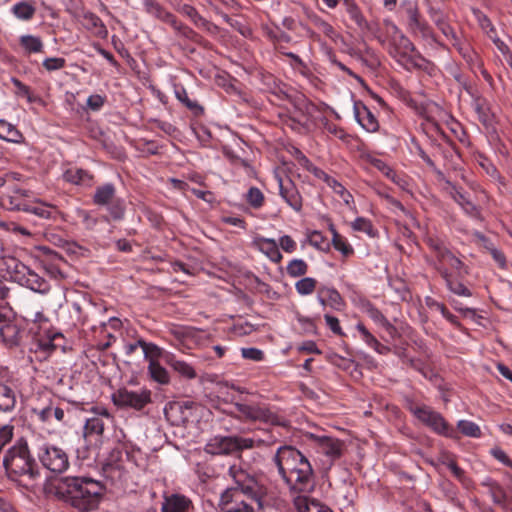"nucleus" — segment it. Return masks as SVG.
<instances>
[{"label":"nucleus","mask_w":512,"mask_h":512,"mask_svg":"<svg viewBox=\"0 0 512 512\" xmlns=\"http://www.w3.org/2000/svg\"><path fill=\"white\" fill-rule=\"evenodd\" d=\"M86 20L89 22V24L96 29V34L100 37H104L106 36L107 34V29L106 27L104 26L102 20L94 15V14H89L87 15L86 17Z\"/></svg>","instance_id":"338daca9"},{"label":"nucleus","mask_w":512,"mask_h":512,"mask_svg":"<svg viewBox=\"0 0 512 512\" xmlns=\"http://www.w3.org/2000/svg\"><path fill=\"white\" fill-rule=\"evenodd\" d=\"M332 232V244L333 247L341 252L345 257H349L354 253L353 247L349 244L347 239L340 235L334 227L330 228Z\"/></svg>","instance_id":"09e8293b"},{"label":"nucleus","mask_w":512,"mask_h":512,"mask_svg":"<svg viewBox=\"0 0 512 512\" xmlns=\"http://www.w3.org/2000/svg\"><path fill=\"white\" fill-rule=\"evenodd\" d=\"M279 477L294 497L314 488V471L307 457L291 445L280 446L272 458Z\"/></svg>","instance_id":"20e7f679"},{"label":"nucleus","mask_w":512,"mask_h":512,"mask_svg":"<svg viewBox=\"0 0 512 512\" xmlns=\"http://www.w3.org/2000/svg\"><path fill=\"white\" fill-rule=\"evenodd\" d=\"M12 83L16 88L15 94L17 96L25 97L29 103L40 101V98L32 93L31 88L21 82L19 79L12 78Z\"/></svg>","instance_id":"5fc2aeb1"},{"label":"nucleus","mask_w":512,"mask_h":512,"mask_svg":"<svg viewBox=\"0 0 512 512\" xmlns=\"http://www.w3.org/2000/svg\"><path fill=\"white\" fill-rule=\"evenodd\" d=\"M455 430L457 431L459 436L461 434L463 436L470 437V438H481L482 437V431H481L480 426L477 423L470 421V420H464V419L459 420L457 422V426H456Z\"/></svg>","instance_id":"ea45409f"},{"label":"nucleus","mask_w":512,"mask_h":512,"mask_svg":"<svg viewBox=\"0 0 512 512\" xmlns=\"http://www.w3.org/2000/svg\"><path fill=\"white\" fill-rule=\"evenodd\" d=\"M63 179L73 185L91 186L94 176L82 168L70 167L64 171Z\"/></svg>","instance_id":"b1692460"},{"label":"nucleus","mask_w":512,"mask_h":512,"mask_svg":"<svg viewBox=\"0 0 512 512\" xmlns=\"http://www.w3.org/2000/svg\"><path fill=\"white\" fill-rule=\"evenodd\" d=\"M252 244L255 249L263 253L273 263L279 264L282 261L283 255L279 250L278 243L274 239L257 236Z\"/></svg>","instance_id":"a211bd4d"},{"label":"nucleus","mask_w":512,"mask_h":512,"mask_svg":"<svg viewBox=\"0 0 512 512\" xmlns=\"http://www.w3.org/2000/svg\"><path fill=\"white\" fill-rule=\"evenodd\" d=\"M321 124L329 134H332L341 140L346 138V132L338 125L329 121L326 117H321Z\"/></svg>","instance_id":"e2e57ef3"},{"label":"nucleus","mask_w":512,"mask_h":512,"mask_svg":"<svg viewBox=\"0 0 512 512\" xmlns=\"http://www.w3.org/2000/svg\"><path fill=\"white\" fill-rule=\"evenodd\" d=\"M234 436H214L208 440L204 451L211 455H232L236 452Z\"/></svg>","instance_id":"2eb2a0df"},{"label":"nucleus","mask_w":512,"mask_h":512,"mask_svg":"<svg viewBox=\"0 0 512 512\" xmlns=\"http://www.w3.org/2000/svg\"><path fill=\"white\" fill-rule=\"evenodd\" d=\"M490 494L495 504L499 505L505 511L510 509L512 500L509 497L507 491L501 485H491Z\"/></svg>","instance_id":"4c0bfd02"},{"label":"nucleus","mask_w":512,"mask_h":512,"mask_svg":"<svg viewBox=\"0 0 512 512\" xmlns=\"http://www.w3.org/2000/svg\"><path fill=\"white\" fill-rule=\"evenodd\" d=\"M235 486L221 496L223 512H264L269 505L266 488L236 465L229 468Z\"/></svg>","instance_id":"7ed1b4c3"},{"label":"nucleus","mask_w":512,"mask_h":512,"mask_svg":"<svg viewBox=\"0 0 512 512\" xmlns=\"http://www.w3.org/2000/svg\"><path fill=\"white\" fill-rule=\"evenodd\" d=\"M476 237L483 243V247L490 253L493 260L501 269L506 268V257L501 250L494 247L492 242L483 234L477 233Z\"/></svg>","instance_id":"e433bc0d"},{"label":"nucleus","mask_w":512,"mask_h":512,"mask_svg":"<svg viewBox=\"0 0 512 512\" xmlns=\"http://www.w3.org/2000/svg\"><path fill=\"white\" fill-rule=\"evenodd\" d=\"M112 401L119 408H132L140 411L151 402V392L146 389L130 391L123 388L112 395Z\"/></svg>","instance_id":"9d476101"},{"label":"nucleus","mask_w":512,"mask_h":512,"mask_svg":"<svg viewBox=\"0 0 512 512\" xmlns=\"http://www.w3.org/2000/svg\"><path fill=\"white\" fill-rule=\"evenodd\" d=\"M360 160L362 164L364 165L365 169H368V166H372L375 169H377L379 172H381L384 176L388 172V170L391 168L385 161L382 159L376 157L370 152H362L360 154Z\"/></svg>","instance_id":"79ce46f5"},{"label":"nucleus","mask_w":512,"mask_h":512,"mask_svg":"<svg viewBox=\"0 0 512 512\" xmlns=\"http://www.w3.org/2000/svg\"><path fill=\"white\" fill-rule=\"evenodd\" d=\"M220 401L229 405L223 409L224 413L242 422H260L283 428L289 426V420L267 404L245 401L229 393L220 398Z\"/></svg>","instance_id":"423d86ee"},{"label":"nucleus","mask_w":512,"mask_h":512,"mask_svg":"<svg viewBox=\"0 0 512 512\" xmlns=\"http://www.w3.org/2000/svg\"><path fill=\"white\" fill-rule=\"evenodd\" d=\"M354 114L357 122L367 132H376L379 129V122L372 111L361 101L354 103Z\"/></svg>","instance_id":"6ab92c4d"},{"label":"nucleus","mask_w":512,"mask_h":512,"mask_svg":"<svg viewBox=\"0 0 512 512\" xmlns=\"http://www.w3.org/2000/svg\"><path fill=\"white\" fill-rule=\"evenodd\" d=\"M385 177L395 183L398 187L405 190L409 186L408 178L405 174L399 173L395 171L393 168H390L386 173Z\"/></svg>","instance_id":"680f3d73"},{"label":"nucleus","mask_w":512,"mask_h":512,"mask_svg":"<svg viewBox=\"0 0 512 512\" xmlns=\"http://www.w3.org/2000/svg\"><path fill=\"white\" fill-rule=\"evenodd\" d=\"M356 330L359 332L361 339L372 348L377 342V339L372 335L362 322L357 323Z\"/></svg>","instance_id":"774afa93"},{"label":"nucleus","mask_w":512,"mask_h":512,"mask_svg":"<svg viewBox=\"0 0 512 512\" xmlns=\"http://www.w3.org/2000/svg\"><path fill=\"white\" fill-rule=\"evenodd\" d=\"M55 489L59 499L80 512H88L98 507L103 487L91 478L64 477L58 481Z\"/></svg>","instance_id":"39448f33"},{"label":"nucleus","mask_w":512,"mask_h":512,"mask_svg":"<svg viewBox=\"0 0 512 512\" xmlns=\"http://www.w3.org/2000/svg\"><path fill=\"white\" fill-rule=\"evenodd\" d=\"M472 106L477 113L478 120L486 127L490 128L495 123L494 114L491 112L487 100L483 97H475Z\"/></svg>","instance_id":"393cba45"},{"label":"nucleus","mask_w":512,"mask_h":512,"mask_svg":"<svg viewBox=\"0 0 512 512\" xmlns=\"http://www.w3.org/2000/svg\"><path fill=\"white\" fill-rule=\"evenodd\" d=\"M449 186V194L459 206H462L465 202L469 200V196L463 190L462 187H459L454 184H449Z\"/></svg>","instance_id":"0e129e2a"},{"label":"nucleus","mask_w":512,"mask_h":512,"mask_svg":"<svg viewBox=\"0 0 512 512\" xmlns=\"http://www.w3.org/2000/svg\"><path fill=\"white\" fill-rule=\"evenodd\" d=\"M317 280L312 277H304L295 283V289L301 296L312 294L317 288Z\"/></svg>","instance_id":"603ef678"},{"label":"nucleus","mask_w":512,"mask_h":512,"mask_svg":"<svg viewBox=\"0 0 512 512\" xmlns=\"http://www.w3.org/2000/svg\"><path fill=\"white\" fill-rule=\"evenodd\" d=\"M406 409L423 425L435 434L458 440L459 435L455 428L443 417L441 413L426 404H419L413 399L406 400Z\"/></svg>","instance_id":"0eeeda50"},{"label":"nucleus","mask_w":512,"mask_h":512,"mask_svg":"<svg viewBox=\"0 0 512 512\" xmlns=\"http://www.w3.org/2000/svg\"><path fill=\"white\" fill-rule=\"evenodd\" d=\"M424 243L432 253V258H427V262L439 273L446 288L457 296L471 297L472 291L466 280L469 267L437 235L428 233L424 238Z\"/></svg>","instance_id":"f03ea898"},{"label":"nucleus","mask_w":512,"mask_h":512,"mask_svg":"<svg viewBox=\"0 0 512 512\" xmlns=\"http://www.w3.org/2000/svg\"><path fill=\"white\" fill-rule=\"evenodd\" d=\"M285 55L292 60L291 65L295 70L299 71L304 76H308L310 74L307 65L297 54L293 52H287Z\"/></svg>","instance_id":"69168bd1"},{"label":"nucleus","mask_w":512,"mask_h":512,"mask_svg":"<svg viewBox=\"0 0 512 512\" xmlns=\"http://www.w3.org/2000/svg\"><path fill=\"white\" fill-rule=\"evenodd\" d=\"M430 17L436 27L443 33L446 38L452 41L456 40L458 36L456 35L455 30L449 24L446 16L441 11L431 8Z\"/></svg>","instance_id":"c756f323"},{"label":"nucleus","mask_w":512,"mask_h":512,"mask_svg":"<svg viewBox=\"0 0 512 512\" xmlns=\"http://www.w3.org/2000/svg\"><path fill=\"white\" fill-rule=\"evenodd\" d=\"M347 13L349 15V18L353 22H355V24L358 26V28L361 31L365 32L370 29L367 20L365 19L361 10L359 9V7L356 4H354V3L349 4L347 6Z\"/></svg>","instance_id":"3c124183"},{"label":"nucleus","mask_w":512,"mask_h":512,"mask_svg":"<svg viewBox=\"0 0 512 512\" xmlns=\"http://www.w3.org/2000/svg\"><path fill=\"white\" fill-rule=\"evenodd\" d=\"M425 303L427 305L428 308L432 309V310H437L441 313V315L449 322L451 323L452 325L454 326H459L460 325V322L458 320V318L453 315L448 309L447 307L441 303V302H438L437 300L433 299L432 297H426L425 299Z\"/></svg>","instance_id":"de8ad7c7"},{"label":"nucleus","mask_w":512,"mask_h":512,"mask_svg":"<svg viewBox=\"0 0 512 512\" xmlns=\"http://www.w3.org/2000/svg\"><path fill=\"white\" fill-rule=\"evenodd\" d=\"M175 96L194 116H201L204 113V108L196 100L189 98L183 86L175 89Z\"/></svg>","instance_id":"c9c22d12"},{"label":"nucleus","mask_w":512,"mask_h":512,"mask_svg":"<svg viewBox=\"0 0 512 512\" xmlns=\"http://www.w3.org/2000/svg\"><path fill=\"white\" fill-rule=\"evenodd\" d=\"M180 13L188 17L191 22L198 28H202L207 32H214L218 30V27L202 17L197 9L189 4H184L179 9Z\"/></svg>","instance_id":"5701e85b"},{"label":"nucleus","mask_w":512,"mask_h":512,"mask_svg":"<svg viewBox=\"0 0 512 512\" xmlns=\"http://www.w3.org/2000/svg\"><path fill=\"white\" fill-rule=\"evenodd\" d=\"M92 416L86 419L84 426V435L101 436L107 423H113L114 416L104 406H94L91 409Z\"/></svg>","instance_id":"ddd939ff"},{"label":"nucleus","mask_w":512,"mask_h":512,"mask_svg":"<svg viewBox=\"0 0 512 512\" xmlns=\"http://www.w3.org/2000/svg\"><path fill=\"white\" fill-rule=\"evenodd\" d=\"M398 64H400L404 69L411 71L413 69H425L428 61L415 49L414 52L408 54Z\"/></svg>","instance_id":"a19ab883"},{"label":"nucleus","mask_w":512,"mask_h":512,"mask_svg":"<svg viewBox=\"0 0 512 512\" xmlns=\"http://www.w3.org/2000/svg\"><path fill=\"white\" fill-rule=\"evenodd\" d=\"M42 66L47 72H54L63 69L66 60L62 57H48L43 60Z\"/></svg>","instance_id":"052dcab7"},{"label":"nucleus","mask_w":512,"mask_h":512,"mask_svg":"<svg viewBox=\"0 0 512 512\" xmlns=\"http://www.w3.org/2000/svg\"><path fill=\"white\" fill-rule=\"evenodd\" d=\"M414 50L415 46L413 43L401 34L398 38H393L389 48V54L397 63H399L408 54L414 52Z\"/></svg>","instance_id":"412c9836"},{"label":"nucleus","mask_w":512,"mask_h":512,"mask_svg":"<svg viewBox=\"0 0 512 512\" xmlns=\"http://www.w3.org/2000/svg\"><path fill=\"white\" fill-rule=\"evenodd\" d=\"M93 203L98 206H106L113 220H122L125 215V201L116 196V187L112 183H105L95 189Z\"/></svg>","instance_id":"6e6552de"},{"label":"nucleus","mask_w":512,"mask_h":512,"mask_svg":"<svg viewBox=\"0 0 512 512\" xmlns=\"http://www.w3.org/2000/svg\"><path fill=\"white\" fill-rule=\"evenodd\" d=\"M23 333L17 324L10 320L0 325V336L2 340L9 346L19 345L23 338Z\"/></svg>","instance_id":"a878e982"},{"label":"nucleus","mask_w":512,"mask_h":512,"mask_svg":"<svg viewBox=\"0 0 512 512\" xmlns=\"http://www.w3.org/2000/svg\"><path fill=\"white\" fill-rule=\"evenodd\" d=\"M295 108L301 113V118H297V125L311 127L321 123V117L324 116L325 107L317 105L305 98L295 102Z\"/></svg>","instance_id":"f8f14e48"},{"label":"nucleus","mask_w":512,"mask_h":512,"mask_svg":"<svg viewBox=\"0 0 512 512\" xmlns=\"http://www.w3.org/2000/svg\"><path fill=\"white\" fill-rule=\"evenodd\" d=\"M17 405L16 391L4 382H0V412L11 413Z\"/></svg>","instance_id":"cd10ccee"},{"label":"nucleus","mask_w":512,"mask_h":512,"mask_svg":"<svg viewBox=\"0 0 512 512\" xmlns=\"http://www.w3.org/2000/svg\"><path fill=\"white\" fill-rule=\"evenodd\" d=\"M20 46L26 54L42 53L44 44L41 38L34 35H23L19 38Z\"/></svg>","instance_id":"58836bf2"},{"label":"nucleus","mask_w":512,"mask_h":512,"mask_svg":"<svg viewBox=\"0 0 512 512\" xmlns=\"http://www.w3.org/2000/svg\"><path fill=\"white\" fill-rule=\"evenodd\" d=\"M286 270L290 277H301L308 272V264L303 259H293L288 263Z\"/></svg>","instance_id":"864d4df0"},{"label":"nucleus","mask_w":512,"mask_h":512,"mask_svg":"<svg viewBox=\"0 0 512 512\" xmlns=\"http://www.w3.org/2000/svg\"><path fill=\"white\" fill-rule=\"evenodd\" d=\"M44 258L42 264L46 272L54 279L60 280L65 278L63 267L66 266L64 258L49 248H44Z\"/></svg>","instance_id":"f3484780"},{"label":"nucleus","mask_w":512,"mask_h":512,"mask_svg":"<svg viewBox=\"0 0 512 512\" xmlns=\"http://www.w3.org/2000/svg\"><path fill=\"white\" fill-rule=\"evenodd\" d=\"M409 16V29L410 31L416 35L420 36L425 40H431L432 42L445 47L442 43H440L434 32L432 27L421 17L418 10L416 8H410L408 10Z\"/></svg>","instance_id":"4468645a"},{"label":"nucleus","mask_w":512,"mask_h":512,"mask_svg":"<svg viewBox=\"0 0 512 512\" xmlns=\"http://www.w3.org/2000/svg\"><path fill=\"white\" fill-rule=\"evenodd\" d=\"M351 227L355 231L364 232L369 236L374 235V227L372 222L364 217H357L351 224Z\"/></svg>","instance_id":"bf43d9fd"},{"label":"nucleus","mask_w":512,"mask_h":512,"mask_svg":"<svg viewBox=\"0 0 512 512\" xmlns=\"http://www.w3.org/2000/svg\"><path fill=\"white\" fill-rule=\"evenodd\" d=\"M145 6L147 12L156 18L164 21L167 24L174 23L175 24V15L165 10L158 2L155 0H146Z\"/></svg>","instance_id":"f704fd0d"},{"label":"nucleus","mask_w":512,"mask_h":512,"mask_svg":"<svg viewBox=\"0 0 512 512\" xmlns=\"http://www.w3.org/2000/svg\"><path fill=\"white\" fill-rule=\"evenodd\" d=\"M0 139L12 143H21L23 135L13 124L0 119Z\"/></svg>","instance_id":"473e14b6"},{"label":"nucleus","mask_w":512,"mask_h":512,"mask_svg":"<svg viewBox=\"0 0 512 512\" xmlns=\"http://www.w3.org/2000/svg\"><path fill=\"white\" fill-rule=\"evenodd\" d=\"M17 208L19 210L21 209L19 205L17 206ZM22 210L33 213L44 219H55L56 215L58 214V211L54 206L43 203L36 205H24V207H22Z\"/></svg>","instance_id":"72a5a7b5"},{"label":"nucleus","mask_w":512,"mask_h":512,"mask_svg":"<svg viewBox=\"0 0 512 512\" xmlns=\"http://www.w3.org/2000/svg\"><path fill=\"white\" fill-rule=\"evenodd\" d=\"M293 503L297 512H328V507L309 498L306 493L294 496Z\"/></svg>","instance_id":"c85d7f7f"},{"label":"nucleus","mask_w":512,"mask_h":512,"mask_svg":"<svg viewBox=\"0 0 512 512\" xmlns=\"http://www.w3.org/2000/svg\"><path fill=\"white\" fill-rule=\"evenodd\" d=\"M148 374L151 379L161 385H167L170 382L168 371L160 362H152L148 365Z\"/></svg>","instance_id":"a18cd8bd"},{"label":"nucleus","mask_w":512,"mask_h":512,"mask_svg":"<svg viewBox=\"0 0 512 512\" xmlns=\"http://www.w3.org/2000/svg\"><path fill=\"white\" fill-rule=\"evenodd\" d=\"M265 438H257V437H240L234 436V440H236V452L239 453L244 449H252L254 447H259L261 445H272L277 441V438L270 432H265Z\"/></svg>","instance_id":"4be33fe9"},{"label":"nucleus","mask_w":512,"mask_h":512,"mask_svg":"<svg viewBox=\"0 0 512 512\" xmlns=\"http://www.w3.org/2000/svg\"><path fill=\"white\" fill-rule=\"evenodd\" d=\"M13 437L14 426H0V466L4 468L9 480L28 488L40 478V470L23 437L17 439L2 456L4 448L11 443Z\"/></svg>","instance_id":"f257e3e1"},{"label":"nucleus","mask_w":512,"mask_h":512,"mask_svg":"<svg viewBox=\"0 0 512 512\" xmlns=\"http://www.w3.org/2000/svg\"><path fill=\"white\" fill-rule=\"evenodd\" d=\"M311 21H312L313 25L328 38L335 40L336 37L338 36L335 29L332 27V25H330L328 22H326L322 18H320L318 16H313V17H311Z\"/></svg>","instance_id":"4d7b16f0"},{"label":"nucleus","mask_w":512,"mask_h":512,"mask_svg":"<svg viewBox=\"0 0 512 512\" xmlns=\"http://www.w3.org/2000/svg\"><path fill=\"white\" fill-rule=\"evenodd\" d=\"M36 9L28 2L21 1L13 5L12 13L16 18L24 21L31 20L35 15Z\"/></svg>","instance_id":"8fccbe9b"},{"label":"nucleus","mask_w":512,"mask_h":512,"mask_svg":"<svg viewBox=\"0 0 512 512\" xmlns=\"http://www.w3.org/2000/svg\"><path fill=\"white\" fill-rule=\"evenodd\" d=\"M193 509L192 501L177 493L166 496L161 506V512H192Z\"/></svg>","instance_id":"aec40b11"},{"label":"nucleus","mask_w":512,"mask_h":512,"mask_svg":"<svg viewBox=\"0 0 512 512\" xmlns=\"http://www.w3.org/2000/svg\"><path fill=\"white\" fill-rule=\"evenodd\" d=\"M138 344H140V348H142L144 353V358L150 363L159 362V359L163 355V350L154 343L146 342L144 339L139 338Z\"/></svg>","instance_id":"c03bdc74"},{"label":"nucleus","mask_w":512,"mask_h":512,"mask_svg":"<svg viewBox=\"0 0 512 512\" xmlns=\"http://www.w3.org/2000/svg\"><path fill=\"white\" fill-rule=\"evenodd\" d=\"M310 439L316 452L323 454L331 462L339 459L345 450L344 442L331 436L311 435Z\"/></svg>","instance_id":"9b49d317"},{"label":"nucleus","mask_w":512,"mask_h":512,"mask_svg":"<svg viewBox=\"0 0 512 512\" xmlns=\"http://www.w3.org/2000/svg\"><path fill=\"white\" fill-rule=\"evenodd\" d=\"M21 284L41 294H45L50 290L49 283L32 270H28L27 273L22 276Z\"/></svg>","instance_id":"bb28decb"},{"label":"nucleus","mask_w":512,"mask_h":512,"mask_svg":"<svg viewBox=\"0 0 512 512\" xmlns=\"http://www.w3.org/2000/svg\"><path fill=\"white\" fill-rule=\"evenodd\" d=\"M166 363L172 367L177 373L187 379H194L196 377V372L194 368L186 363L185 361L178 360L172 354H168L165 356Z\"/></svg>","instance_id":"2f4dec72"},{"label":"nucleus","mask_w":512,"mask_h":512,"mask_svg":"<svg viewBox=\"0 0 512 512\" xmlns=\"http://www.w3.org/2000/svg\"><path fill=\"white\" fill-rule=\"evenodd\" d=\"M32 412L42 423H51L52 418L56 419L58 422H63L65 417V413L62 408L52 405L42 409L34 408Z\"/></svg>","instance_id":"7c9ffc66"},{"label":"nucleus","mask_w":512,"mask_h":512,"mask_svg":"<svg viewBox=\"0 0 512 512\" xmlns=\"http://www.w3.org/2000/svg\"><path fill=\"white\" fill-rule=\"evenodd\" d=\"M37 456L43 467L53 473H62L69 467L67 453L52 444L45 443L40 446Z\"/></svg>","instance_id":"1a4fd4ad"},{"label":"nucleus","mask_w":512,"mask_h":512,"mask_svg":"<svg viewBox=\"0 0 512 512\" xmlns=\"http://www.w3.org/2000/svg\"><path fill=\"white\" fill-rule=\"evenodd\" d=\"M318 288L331 308L340 310L344 306L341 294L334 287L322 285Z\"/></svg>","instance_id":"37998d69"},{"label":"nucleus","mask_w":512,"mask_h":512,"mask_svg":"<svg viewBox=\"0 0 512 512\" xmlns=\"http://www.w3.org/2000/svg\"><path fill=\"white\" fill-rule=\"evenodd\" d=\"M279 193L283 200L296 212L302 210V196L295 183L290 179H278Z\"/></svg>","instance_id":"dca6fc26"},{"label":"nucleus","mask_w":512,"mask_h":512,"mask_svg":"<svg viewBox=\"0 0 512 512\" xmlns=\"http://www.w3.org/2000/svg\"><path fill=\"white\" fill-rule=\"evenodd\" d=\"M170 26L175 31H177V33L179 35H181L182 37H184L194 43L201 44L203 37L200 34H198L196 31H194L192 28H190L186 24L179 21L176 17H175V24L171 23Z\"/></svg>","instance_id":"49530a36"},{"label":"nucleus","mask_w":512,"mask_h":512,"mask_svg":"<svg viewBox=\"0 0 512 512\" xmlns=\"http://www.w3.org/2000/svg\"><path fill=\"white\" fill-rule=\"evenodd\" d=\"M366 312L375 323H378L383 327L390 326L388 319L383 315V313L378 308H376L370 302L366 303Z\"/></svg>","instance_id":"13d9d810"},{"label":"nucleus","mask_w":512,"mask_h":512,"mask_svg":"<svg viewBox=\"0 0 512 512\" xmlns=\"http://www.w3.org/2000/svg\"><path fill=\"white\" fill-rule=\"evenodd\" d=\"M246 201L251 207L259 209L264 205L265 197L259 188L250 187L246 194Z\"/></svg>","instance_id":"6e6d98bb"}]
</instances>
